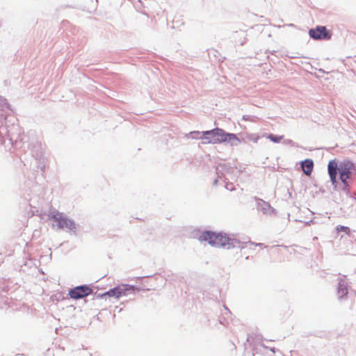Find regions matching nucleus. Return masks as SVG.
Here are the masks:
<instances>
[{
	"mask_svg": "<svg viewBox=\"0 0 356 356\" xmlns=\"http://www.w3.org/2000/svg\"><path fill=\"white\" fill-rule=\"evenodd\" d=\"M327 171L332 184L337 187L341 182L344 191L348 190L356 175L354 163L348 160L340 162L337 159L330 161Z\"/></svg>",
	"mask_w": 356,
	"mask_h": 356,
	"instance_id": "obj_1",
	"label": "nucleus"
},
{
	"mask_svg": "<svg viewBox=\"0 0 356 356\" xmlns=\"http://www.w3.org/2000/svg\"><path fill=\"white\" fill-rule=\"evenodd\" d=\"M200 138L202 140V144H219L227 142L232 145H237L240 143V140L235 134L226 133L219 128L203 131Z\"/></svg>",
	"mask_w": 356,
	"mask_h": 356,
	"instance_id": "obj_2",
	"label": "nucleus"
},
{
	"mask_svg": "<svg viewBox=\"0 0 356 356\" xmlns=\"http://www.w3.org/2000/svg\"><path fill=\"white\" fill-rule=\"evenodd\" d=\"M199 241L208 242L212 246L224 247L229 243L230 239L225 234L206 231L199 236Z\"/></svg>",
	"mask_w": 356,
	"mask_h": 356,
	"instance_id": "obj_3",
	"label": "nucleus"
},
{
	"mask_svg": "<svg viewBox=\"0 0 356 356\" xmlns=\"http://www.w3.org/2000/svg\"><path fill=\"white\" fill-rule=\"evenodd\" d=\"M134 287L128 284H122L116 286L114 289H110L108 291L104 293L102 296L115 297L120 298L122 296H126L127 292L134 291Z\"/></svg>",
	"mask_w": 356,
	"mask_h": 356,
	"instance_id": "obj_4",
	"label": "nucleus"
},
{
	"mask_svg": "<svg viewBox=\"0 0 356 356\" xmlns=\"http://www.w3.org/2000/svg\"><path fill=\"white\" fill-rule=\"evenodd\" d=\"M311 38L315 40H327L331 38V35L323 26H318L315 29H310L309 31Z\"/></svg>",
	"mask_w": 356,
	"mask_h": 356,
	"instance_id": "obj_5",
	"label": "nucleus"
},
{
	"mask_svg": "<svg viewBox=\"0 0 356 356\" xmlns=\"http://www.w3.org/2000/svg\"><path fill=\"white\" fill-rule=\"evenodd\" d=\"M92 292L91 288L87 286H76L69 291V295L73 299H80L90 295Z\"/></svg>",
	"mask_w": 356,
	"mask_h": 356,
	"instance_id": "obj_6",
	"label": "nucleus"
},
{
	"mask_svg": "<svg viewBox=\"0 0 356 356\" xmlns=\"http://www.w3.org/2000/svg\"><path fill=\"white\" fill-rule=\"evenodd\" d=\"M348 293V284L343 280H340L337 288V295L339 298H342L346 297Z\"/></svg>",
	"mask_w": 356,
	"mask_h": 356,
	"instance_id": "obj_7",
	"label": "nucleus"
},
{
	"mask_svg": "<svg viewBox=\"0 0 356 356\" xmlns=\"http://www.w3.org/2000/svg\"><path fill=\"white\" fill-rule=\"evenodd\" d=\"M257 202L258 209L261 210L264 213H268L272 211V207L269 203L258 198H255Z\"/></svg>",
	"mask_w": 356,
	"mask_h": 356,
	"instance_id": "obj_8",
	"label": "nucleus"
},
{
	"mask_svg": "<svg viewBox=\"0 0 356 356\" xmlns=\"http://www.w3.org/2000/svg\"><path fill=\"white\" fill-rule=\"evenodd\" d=\"M302 168L307 175H310L314 168V163L311 159H306L302 162Z\"/></svg>",
	"mask_w": 356,
	"mask_h": 356,
	"instance_id": "obj_9",
	"label": "nucleus"
},
{
	"mask_svg": "<svg viewBox=\"0 0 356 356\" xmlns=\"http://www.w3.org/2000/svg\"><path fill=\"white\" fill-rule=\"evenodd\" d=\"M266 137L274 143H280L284 138L283 136H275L273 134H268Z\"/></svg>",
	"mask_w": 356,
	"mask_h": 356,
	"instance_id": "obj_10",
	"label": "nucleus"
},
{
	"mask_svg": "<svg viewBox=\"0 0 356 356\" xmlns=\"http://www.w3.org/2000/svg\"><path fill=\"white\" fill-rule=\"evenodd\" d=\"M336 231H337V233L343 232L346 235H348V236L350 234V228L348 227H345V226H341V225L337 226V228H336Z\"/></svg>",
	"mask_w": 356,
	"mask_h": 356,
	"instance_id": "obj_11",
	"label": "nucleus"
},
{
	"mask_svg": "<svg viewBox=\"0 0 356 356\" xmlns=\"http://www.w3.org/2000/svg\"><path fill=\"white\" fill-rule=\"evenodd\" d=\"M68 229L75 232L76 230V224L74 222H68Z\"/></svg>",
	"mask_w": 356,
	"mask_h": 356,
	"instance_id": "obj_12",
	"label": "nucleus"
},
{
	"mask_svg": "<svg viewBox=\"0 0 356 356\" xmlns=\"http://www.w3.org/2000/svg\"><path fill=\"white\" fill-rule=\"evenodd\" d=\"M63 220H59V221L58 222V227H63Z\"/></svg>",
	"mask_w": 356,
	"mask_h": 356,
	"instance_id": "obj_13",
	"label": "nucleus"
},
{
	"mask_svg": "<svg viewBox=\"0 0 356 356\" xmlns=\"http://www.w3.org/2000/svg\"><path fill=\"white\" fill-rule=\"evenodd\" d=\"M199 134L200 132L199 131H193V132H191V134Z\"/></svg>",
	"mask_w": 356,
	"mask_h": 356,
	"instance_id": "obj_14",
	"label": "nucleus"
},
{
	"mask_svg": "<svg viewBox=\"0 0 356 356\" xmlns=\"http://www.w3.org/2000/svg\"><path fill=\"white\" fill-rule=\"evenodd\" d=\"M355 296H356V290L355 291Z\"/></svg>",
	"mask_w": 356,
	"mask_h": 356,
	"instance_id": "obj_15",
	"label": "nucleus"
}]
</instances>
